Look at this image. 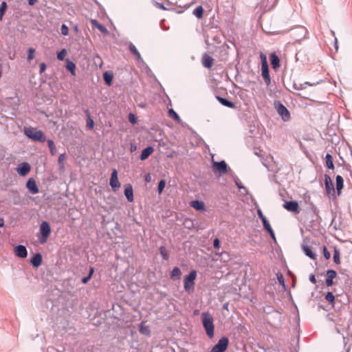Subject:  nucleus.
<instances>
[{"instance_id": "nucleus-1", "label": "nucleus", "mask_w": 352, "mask_h": 352, "mask_svg": "<svg viewBox=\"0 0 352 352\" xmlns=\"http://www.w3.org/2000/svg\"><path fill=\"white\" fill-rule=\"evenodd\" d=\"M201 319L206 333L209 338H212L214 335V325L212 316L208 311L201 313Z\"/></svg>"}, {"instance_id": "nucleus-2", "label": "nucleus", "mask_w": 352, "mask_h": 352, "mask_svg": "<svg viewBox=\"0 0 352 352\" xmlns=\"http://www.w3.org/2000/svg\"><path fill=\"white\" fill-rule=\"evenodd\" d=\"M24 134L27 136L28 138L35 142L43 143L46 141V135L45 133L37 128L25 126Z\"/></svg>"}, {"instance_id": "nucleus-3", "label": "nucleus", "mask_w": 352, "mask_h": 352, "mask_svg": "<svg viewBox=\"0 0 352 352\" xmlns=\"http://www.w3.org/2000/svg\"><path fill=\"white\" fill-rule=\"evenodd\" d=\"M197 277V271L191 270L190 273L185 276L184 279V287L186 292L188 294L192 293L195 289V280Z\"/></svg>"}, {"instance_id": "nucleus-4", "label": "nucleus", "mask_w": 352, "mask_h": 352, "mask_svg": "<svg viewBox=\"0 0 352 352\" xmlns=\"http://www.w3.org/2000/svg\"><path fill=\"white\" fill-rule=\"evenodd\" d=\"M39 232L41 237H39V241L43 244L47 242V238L51 233V228L50 223L47 221H43L40 226Z\"/></svg>"}, {"instance_id": "nucleus-5", "label": "nucleus", "mask_w": 352, "mask_h": 352, "mask_svg": "<svg viewBox=\"0 0 352 352\" xmlns=\"http://www.w3.org/2000/svg\"><path fill=\"white\" fill-rule=\"evenodd\" d=\"M307 33V30L305 27L299 26L292 30L291 36L295 41H300L306 37Z\"/></svg>"}, {"instance_id": "nucleus-6", "label": "nucleus", "mask_w": 352, "mask_h": 352, "mask_svg": "<svg viewBox=\"0 0 352 352\" xmlns=\"http://www.w3.org/2000/svg\"><path fill=\"white\" fill-rule=\"evenodd\" d=\"M229 340L226 337H222L218 342L212 348L210 352H225L228 346Z\"/></svg>"}, {"instance_id": "nucleus-7", "label": "nucleus", "mask_w": 352, "mask_h": 352, "mask_svg": "<svg viewBox=\"0 0 352 352\" xmlns=\"http://www.w3.org/2000/svg\"><path fill=\"white\" fill-rule=\"evenodd\" d=\"M276 108L277 113L284 122H287L290 120L289 111L281 102H278V104L276 105Z\"/></svg>"}, {"instance_id": "nucleus-8", "label": "nucleus", "mask_w": 352, "mask_h": 352, "mask_svg": "<svg viewBox=\"0 0 352 352\" xmlns=\"http://www.w3.org/2000/svg\"><path fill=\"white\" fill-rule=\"evenodd\" d=\"M109 184L113 191H116L120 187V183L118 178V171L113 169L110 178Z\"/></svg>"}, {"instance_id": "nucleus-9", "label": "nucleus", "mask_w": 352, "mask_h": 352, "mask_svg": "<svg viewBox=\"0 0 352 352\" xmlns=\"http://www.w3.org/2000/svg\"><path fill=\"white\" fill-rule=\"evenodd\" d=\"M26 187L28 188L29 191L34 195L37 194L39 192V189L36 185V181L33 178H30L26 182Z\"/></svg>"}, {"instance_id": "nucleus-10", "label": "nucleus", "mask_w": 352, "mask_h": 352, "mask_svg": "<svg viewBox=\"0 0 352 352\" xmlns=\"http://www.w3.org/2000/svg\"><path fill=\"white\" fill-rule=\"evenodd\" d=\"M212 166L215 170L219 172L220 173H226L228 170L227 164L223 160L219 162H214Z\"/></svg>"}, {"instance_id": "nucleus-11", "label": "nucleus", "mask_w": 352, "mask_h": 352, "mask_svg": "<svg viewBox=\"0 0 352 352\" xmlns=\"http://www.w3.org/2000/svg\"><path fill=\"white\" fill-rule=\"evenodd\" d=\"M262 76L264 79L266 85L269 86L271 84V78L270 76L268 65H261Z\"/></svg>"}, {"instance_id": "nucleus-12", "label": "nucleus", "mask_w": 352, "mask_h": 352, "mask_svg": "<svg viewBox=\"0 0 352 352\" xmlns=\"http://www.w3.org/2000/svg\"><path fill=\"white\" fill-rule=\"evenodd\" d=\"M14 254L16 256L24 258L28 256V251L25 245H18L14 248Z\"/></svg>"}, {"instance_id": "nucleus-13", "label": "nucleus", "mask_w": 352, "mask_h": 352, "mask_svg": "<svg viewBox=\"0 0 352 352\" xmlns=\"http://www.w3.org/2000/svg\"><path fill=\"white\" fill-rule=\"evenodd\" d=\"M30 165L28 163L23 162L17 168L16 171L20 175L25 176L30 172Z\"/></svg>"}, {"instance_id": "nucleus-14", "label": "nucleus", "mask_w": 352, "mask_h": 352, "mask_svg": "<svg viewBox=\"0 0 352 352\" xmlns=\"http://www.w3.org/2000/svg\"><path fill=\"white\" fill-rule=\"evenodd\" d=\"M284 207L289 212H298V204L296 201H286Z\"/></svg>"}, {"instance_id": "nucleus-15", "label": "nucleus", "mask_w": 352, "mask_h": 352, "mask_svg": "<svg viewBox=\"0 0 352 352\" xmlns=\"http://www.w3.org/2000/svg\"><path fill=\"white\" fill-rule=\"evenodd\" d=\"M124 195L129 202H132L134 199L133 187L131 184L125 185Z\"/></svg>"}, {"instance_id": "nucleus-16", "label": "nucleus", "mask_w": 352, "mask_h": 352, "mask_svg": "<svg viewBox=\"0 0 352 352\" xmlns=\"http://www.w3.org/2000/svg\"><path fill=\"white\" fill-rule=\"evenodd\" d=\"M336 275L337 273L333 270H328L327 271V278L325 280V283L328 287L331 286L333 284V280L334 278H336Z\"/></svg>"}, {"instance_id": "nucleus-17", "label": "nucleus", "mask_w": 352, "mask_h": 352, "mask_svg": "<svg viewBox=\"0 0 352 352\" xmlns=\"http://www.w3.org/2000/svg\"><path fill=\"white\" fill-rule=\"evenodd\" d=\"M91 23L92 25L94 28H97L101 33H102L104 34H109L108 30L103 25L100 23L98 20L91 19Z\"/></svg>"}, {"instance_id": "nucleus-18", "label": "nucleus", "mask_w": 352, "mask_h": 352, "mask_svg": "<svg viewBox=\"0 0 352 352\" xmlns=\"http://www.w3.org/2000/svg\"><path fill=\"white\" fill-rule=\"evenodd\" d=\"M43 258L41 253H36L30 260V263L34 267H38L41 265Z\"/></svg>"}, {"instance_id": "nucleus-19", "label": "nucleus", "mask_w": 352, "mask_h": 352, "mask_svg": "<svg viewBox=\"0 0 352 352\" xmlns=\"http://www.w3.org/2000/svg\"><path fill=\"white\" fill-rule=\"evenodd\" d=\"M265 230L270 234L272 239L276 241L275 234L267 219H264L262 221Z\"/></svg>"}, {"instance_id": "nucleus-20", "label": "nucleus", "mask_w": 352, "mask_h": 352, "mask_svg": "<svg viewBox=\"0 0 352 352\" xmlns=\"http://www.w3.org/2000/svg\"><path fill=\"white\" fill-rule=\"evenodd\" d=\"M154 151V148L153 146H147L145 148L140 155V160H146Z\"/></svg>"}, {"instance_id": "nucleus-21", "label": "nucleus", "mask_w": 352, "mask_h": 352, "mask_svg": "<svg viewBox=\"0 0 352 352\" xmlns=\"http://www.w3.org/2000/svg\"><path fill=\"white\" fill-rule=\"evenodd\" d=\"M271 65L273 69H276L280 66V59L278 56L275 54L272 53L270 55Z\"/></svg>"}, {"instance_id": "nucleus-22", "label": "nucleus", "mask_w": 352, "mask_h": 352, "mask_svg": "<svg viewBox=\"0 0 352 352\" xmlns=\"http://www.w3.org/2000/svg\"><path fill=\"white\" fill-rule=\"evenodd\" d=\"M217 99L218 101L223 106L230 107V108H234L236 107L235 103L228 100V99L225 98H222L221 96H217Z\"/></svg>"}, {"instance_id": "nucleus-23", "label": "nucleus", "mask_w": 352, "mask_h": 352, "mask_svg": "<svg viewBox=\"0 0 352 352\" xmlns=\"http://www.w3.org/2000/svg\"><path fill=\"white\" fill-rule=\"evenodd\" d=\"M213 58L208 54H204L202 58V64L206 68H210L212 66Z\"/></svg>"}, {"instance_id": "nucleus-24", "label": "nucleus", "mask_w": 352, "mask_h": 352, "mask_svg": "<svg viewBox=\"0 0 352 352\" xmlns=\"http://www.w3.org/2000/svg\"><path fill=\"white\" fill-rule=\"evenodd\" d=\"M324 184H325L326 190L329 193H331V192H334L333 184L331 182L330 177L327 175H325Z\"/></svg>"}, {"instance_id": "nucleus-25", "label": "nucleus", "mask_w": 352, "mask_h": 352, "mask_svg": "<svg viewBox=\"0 0 352 352\" xmlns=\"http://www.w3.org/2000/svg\"><path fill=\"white\" fill-rule=\"evenodd\" d=\"M302 248L303 252L306 256H309V258H311L312 259H315L316 258V253L313 252V250H311V248L310 247H309L307 245H302Z\"/></svg>"}, {"instance_id": "nucleus-26", "label": "nucleus", "mask_w": 352, "mask_h": 352, "mask_svg": "<svg viewBox=\"0 0 352 352\" xmlns=\"http://www.w3.org/2000/svg\"><path fill=\"white\" fill-rule=\"evenodd\" d=\"M181 275L182 271L178 267H174L170 274V278L174 280H179L180 278Z\"/></svg>"}, {"instance_id": "nucleus-27", "label": "nucleus", "mask_w": 352, "mask_h": 352, "mask_svg": "<svg viewBox=\"0 0 352 352\" xmlns=\"http://www.w3.org/2000/svg\"><path fill=\"white\" fill-rule=\"evenodd\" d=\"M190 206L197 210H205V204L199 200H194L190 203Z\"/></svg>"}, {"instance_id": "nucleus-28", "label": "nucleus", "mask_w": 352, "mask_h": 352, "mask_svg": "<svg viewBox=\"0 0 352 352\" xmlns=\"http://www.w3.org/2000/svg\"><path fill=\"white\" fill-rule=\"evenodd\" d=\"M140 332L145 336H149L151 335V330L148 326L144 325V322H142L139 327Z\"/></svg>"}, {"instance_id": "nucleus-29", "label": "nucleus", "mask_w": 352, "mask_h": 352, "mask_svg": "<svg viewBox=\"0 0 352 352\" xmlns=\"http://www.w3.org/2000/svg\"><path fill=\"white\" fill-rule=\"evenodd\" d=\"M336 189H337L338 193H340V190L342 189L343 186H344V179L342 176L337 175L336 178Z\"/></svg>"}, {"instance_id": "nucleus-30", "label": "nucleus", "mask_w": 352, "mask_h": 352, "mask_svg": "<svg viewBox=\"0 0 352 352\" xmlns=\"http://www.w3.org/2000/svg\"><path fill=\"white\" fill-rule=\"evenodd\" d=\"M204 8L201 6H197L193 10V14L196 16L197 19H201L203 17Z\"/></svg>"}, {"instance_id": "nucleus-31", "label": "nucleus", "mask_w": 352, "mask_h": 352, "mask_svg": "<svg viewBox=\"0 0 352 352\" xmlns=\"http://www.w3.org/2000/svg\"><path fill=\"white\" fill-rule=\"evenodd\" d=\"M113 77V74L109 72H105L103 74L104 80L108 85L111 84Z\"/></svg>"}, {"instance_id": "nucleus-32", "label": "nucleus", "mask_w": 352, "mask_h": 352, "mask_svg": "<svg viewBox=\"0 0 352 352\" xmlns=\"http://www.w3.org/2000/svg\"><path fill=\"white\" fill-rule=\"evenodd\" d=\"M325 159H326L327 167L329 169H333L334 165H333V162L332 156L329 153H327L326 155Z\"/></svg>"}, {"instance_id": "nucleus-33", "label": "nucleus", "mask_w": 352, "mask_h": 352, "mask_svg": "<svg viewBox=\"0 0 352 352\" xmlns=\"http://www.w3.org/2000/svg\"><path fill=\"white\" fill-rule=\"evenodd\" d=\"M65 158H66L65 153H62L58 157V163L59 169L61 170H65V165H64L63 161L65 160Z\"/></svg>"}, {"instance_id": "nucleus-34", "label": "nucleus", "mask_w": 352, "mask_h": 352, "mask_svg": "<svg viewBox=\"0 0 352 352\" xmlns=\"http://www.w3.org/2000/svg\"><path fill=\"white\" fill-rule=\"evenodd\" d=\"M66 67L73 76L76 75V65L74 62L68 60L67 63Z\"/></svg>"}, {"instance_id": "nucleus-35", "label": "nucleus", "mask_w": 352, "mask_h": 352, "mask_svg": "<svg viewBox=\"0 0 352 352\" xmlns=\"http://www.w3.org/2000/svg\"><path fill=\"white\" fill-rule=\"evenodd\" d=\"M168 116L170 118H173L174 120L178 122H179L181 120L178 114L173 109L168 110Z\"/></svg>"}, {"instance_id": "nucleus-36", "label": "nucleus", "mask_w": 352, "mask_h": 352, "mask_svg": "<svg viewBox=\"0 0 352 352\" xmlns=\"http://www.w3.org/2000/svg\"><path fill=\"white\" fill-rule=\"evenodd\" d=\"M159 250H160V253L162 257L163 258V259L165 261L168 260L169 255H168L165 247H164V246L160 247Z\"/></svg>"}, {"instance_id": "nucleus-37", "label": "nucleus", "mask_w": 352, "mask_h": 352, "mask_svg": "<svg viewBox=\"0 0 352 352\" xmlns=\"http://www.w3.org/2000/svg\"><path fill=\"white\" fill-rule=\"evenodd\" d=\"M333 261L336 263V264H340V251L338 249H337L336 248H334V252H333Z\"/></svg>"}, {"instance_id": "nucleus-38", "label": "nucleus", "mask_w": 352, "mask_h": 352, "mask_svg": "<svg viewBox=\"0 0 352 352\" xmlns=\"http://www.w3.org/2000/svg\"><path fill=\"white\" fill-rule=\"evenodd\" d=\"M35 49L30 47L28 50V56L27 60L28 62H30L34 58Z\"/></svg>"}, {"instance_id": "nucleus-39", "label": "nucleus", "mask_w": 352, "mask_h": 352, "mask_svg": "<svg viewBox=\"0 0 352 352\" xmlns=\"http://www.w3.org/2000/svg\"><path fill=\"white\" fill-rule=\"evenodd\" d=\"M47 144H48V147L50 150V153L54 155H55V151H56V147H55V144H54V142L52 140H47Z\"/></svg>"}, {"instance_id": "nucleus-40", "label": "nucleus", "mask_w": 352, "mask_h": 352, "mask_svg": "<svg viewBox=\"0 0 352 352\" xmlns=\"http://www.w3.org/2000/svg\"><path fill=\"white\" fill-rule=\"evenodd\" d=\"M325 299L331 305H334L335 296L332 292H327V294L325 295Z\"/></svg>"}, {"instance_id": "nucleus-41", "label": "nucleus", "mask_w": 352, "mask_h": 352, "mask_svg": "<svg viewBox=\"0 0 352 352\" xmlns=\"http://www.w3.org/2000/svg\"><path fill=\"white\" fill-rule=\"evenodd\" d=\"M235 184L236 185V186L239 188V189H242L244 191V193L245 194H248V189L241 184V182H240L239 179L238 177H236L235 179Z\"/></svg>"}, {"instance_id": "nucleus-42", "label": "nucleus", "mask_w": 352, "mask_h": 352, "mask_svg": "<svg viewBox=\"0 0 352 352\" xmlns=\"http://www.w3.org/2000/svg\"><path fill=\"white\" fill-rule=\"evenodd\" d=\"M94 272V267H90L89 275L87 276L83 277L82 278V283L84 284L87 283L91 279Z\"/></svg>"}, {"instance_id": "nucleus-43", "label": "nucleus", "mask_w": 352, "mask_h": 352, "mask_svg": "<svg viewBox=\"0 0 352 352\" xmlns=\"http://www.w3.org/2000/svg\"><path fill=\"white\" fill-rule=\"evenodd\" d=\"M6 8H7V3L5 1H3L0 6V21L2 20L3 16L6 12Z\"/></svg>"}, {"instance_id": "nucleus-44", "label": "nucleus", "mask_w": 352, "mask_h": 352, "mask_svg": "<svg viewBox=\"0 0 352 352\" xmlns=\"http://www.w3.org/2000/svg\"><path fill=\"white\" fill-rule=\"evenodd\" d=\"M166 186V181L164 179H162L158 183L157 191L159 194H161Z\"/></svg>"}, {"instance_id": "nucleus-45", "label": "nucleus", "mask_w": 352, "mask_h": 352, "mask_svg": "<svg viewBox=\"0 0 352 352\" xmlns=\"http://www.w3.org/2000/svg\"><path fill=\"white\" fill-rule=\"evenodd\" d=\"M276 276H277V279H278L279 284L280 285H282L283 287H285V279H284L283 274L281 273H278L276 274Z\"/></svg>"}, {"instance_id": "nucleus-46", "label": "nucleus", "mask_w": 352, "mask_h": 352, "mask_svg": "<svg viewBox=\"0 0 352 352\" xmlns=\"http://www.w3.org/2000/svg\"><path fill=\"white\" fill-rule=\"evenodd\" d=\"M67 52L65 49L62 50L60 52L57 54V58L60 60H64L66 56Z\"/></svg>"}, {"instance_id": "nucleus-47", "label": "nucleus", "mask_w": 352, "mask_h": 352, "mask_svg": "<svg viewBox=\"0 0 352 352\" xmlns=\"http://www.w3.org/2000/svg\"><path fill=\"white\" fill-rule=\"evenodd\" d=\"M277 0H262L263 6L265 7H271Z\"/></svg>"}, {"instance_id": "nucleus-48", "label": "nucleus", "mask_w": 352, "mask_h": 352, "mask_svg": "<svg viewBox=\"0 0 352 352\" xmlns=\"http://www.w3.org/2000/svg\"><path fill=\"white\" fill-rule=\"evenodd\" d=\"M61 34L64 36H67L69 32L68 27L65 24H63L60 27Z\"/></svg>"}, {"instance_id": "nucleus-49", "label": "nucleus", "mask_w": 352, "mask_h": 352, "mask_svg": "<svg viewBox=\"0 0 352 352\" xmlns=\"http://www.w3.org/2000/svg\"><path fill=\"white\" fill-rule=\"evenodd\" d=\"M135 56L137 58V60L140 63H141L142 65H144L146 67L148 68L144 60L142 59L140 52H138V54H135Z\"/></svg>"}, {"instance_id": "nucleus-50", "label": "nucleus", "mask_w": 352, "mask_h": 352, "mask_svg": "<svg viewBox=\"0 0 352 352\" xmlns=\"http://www.w3.org/2000/svg\"><path fill=\"white\" fill-rule=\"evenodd\" d=\"M129 49L130 50V52L133 54H138V50H137L136 47L132 43H130L129 45Z\"/></svg>"}, {"instance_id": "nucleus-51", "label": "nucleus", "mask_w": 352, "mask_h": 352, "mask_svg": "<svg viewBox=\"0 0 352 352\" xmlns=\"http://www.w3.org/2000/svg\"><path fill=\"white\" fill-rule=\"evenodd\" d=\"M87 113L88 116H89L88 111H87ZM87 126V127L89 129H93L94 128V120L90 118V116H89Z\"/></svg>"}, {"instance_id": "nucleus-52", "label": "nucleus", "mask_w": 352, "mask_h": 352, "mask_svg": "<svg viewBox=\"0 0 352 352\" xmlns=\"http://www.w3.org/2000/svg\"><path fill=\"white\" fill-rule=\"evenodd\" d=\"M129 120L132 124L137 123V118H136L135 116L132 113H130L129 115Z\"/></svg>"}, {"instance_id": "nucleus-53", "label": "nucleus", "mask_w": 352, "mask_h": 352, "mask_svg": "<svg viewBox=\"0 0 352 352\" xmlns=\"http://www.w3.org/2000/svg\"><path fill=\"white\" fill-rule=\"evenodd\" d=\"M154 5L159 9L166 10L167 8L164 6V5L162 3L154 1Z\"/></svg>"}, {"instance_id": "nucleus-54", "label": "nucleus", "mask_w": 352, "mask_h": 352, "mask_svg": "<svg viewBox=\"0 0 352 352\" xmlns=\"http://www.w3.org/2000/svg\"><path fill=\"white\" fill-rule=\"evenodd\" d=\"M323 254H324V256L326 259H329L330 257H331V254L330 252L327 250V248L324 246L323 248Z\"/></svg>"}, {"instance_id": "nucleus-55", "label": "nucleus", "mask_w": 352, "mask_h": 352, "mask_svg": "<svg viewBox=\"0 0 352 352\" xmlns=\"http://www.w3.org/2000/svg\"><path fill=\"white\" fill-rule=\"evenodd\" d=\"M261 65H268L267 58L263 53H261Z\"/></svg>"}, {"instance_id": "nucleus-56", "label": "nucleus", "mask_w": 352, "mask_h": 352, "mask_svg": "<svg viewBox=\"0 0 352 352\" xmlns=\"http://www.w3.org/2000/svg\"><path fill=\"white\" fill-rule=\"evenodd\" d=\"M214 248L215 249H219L220 248V240L218 238H216L214 240Z\"/></svg>"}, {"instance_id": "nucleus-57", "label": "nucleus", "mask_w": 352, "mask_h": 352, "mask_svg": "<svg viewBox=\"0 0 352 352\" xmlns=\"http://www.w3.org/2000/svg\"><path fill=\"white\" fill-rule=\"evenodd\" d=\"M257 214H258V217L261 219V221H263L264 219H266V217L263 215V214L260 208L257 209Z\"/></svg>"}, {"instance_id": "nucleus-58", "label": "nucleus", "mask_w": 352, "mask_h": 352, "mask_svg": "<svg viewBox=\"0 0 352 352\" xmlns=\"http://www.w3.org/2000/svg\"><path fill=\"white\" fill-rule=\"evenodd\" d=\"M45 69H46L45 63H41L40 64V70H39L40 73L42 74L43 72H44Z\"/></svg>"}, {"instance_id": "nucleus-59", "label": "nucleus", "mask_w": 352, "mask_h": 352, "mask_svg": "<svg viewBox=\"0 0 352 352\" xmlns=\"http://www.w3.org/2000/svg\"><path fill=\"white\" fill-rule=\"evenodd\" d=\"M309 280L314 283V284H316V277L314 274H311L309 276Z\"/></svg>"}, {"instance_id": "nucleus-60", "label": "nucleus", "mask_w": 352, "mask_h": 352, "mask_svg": "<svg viewBox=\"0 0 352 352\" xmlns=\"http://www.w3.org/2000/svg\"><path fill=\"white\" fill-rule=\"evenodd\" d=\"M137 149V146H136V144H131V146H130V151L131 152H134Z\"/></svg>"}, {"instance_id": "nucleus-61", "label": "nucleus", "mask_w": 352, "mask_h": 352, "mask_svg": "<svg viewBox=\"0 0 352 352\" xmlns=\"http://www.w3.org/2000/svg\"><path fill=\"white\" fill-rule=\"evenodd\" d=\"M28 1L29 5L33 6V5H34L36 3V1L38 0H28Z\"/></svg>"}, {"instance_id": "nucleus-62", "label": "nucleus", "mask_w": 352, "mask_h": 352, "mask_svg": "<svg viewBox=\"0 0 352 352\" xmlns=\"http://www.w3.org/2000/svg\"><path fill=\"white\" fill-rule=\"evenodd\" d=\"M151 175L148 174L147 175H146L145 177V181L146 182H151Z\"/></svg>"}, {"instance_id": "nucleus-63", "label": "nucleus", "mask_w": 352, "mask_h": 352, "mask_svg": "<svg viewBox=\"0 0 352 352\" xmlns=\"http://www.w3.org/2000/svg\"><path fill=\"white\" fill-rule=\"evenodd\" d=\"M4 226V220L3 218H0V228H3Z\"/></svg>"}, {"instance_id": "nucleus-64", "label": "nucleus", "mask_w": 352, "mask_h": 352, "mask_svg": "<svg viewBox=\"0 0 352 352\" xmlns=\"http://www.w3.org/2000/svg\"><path fill=\"white\" fill-rule=\"evenodd\" d=\"M335 47H336V50H338V41H337L336 38H335Z\"/></svg>"}]
</instances>
